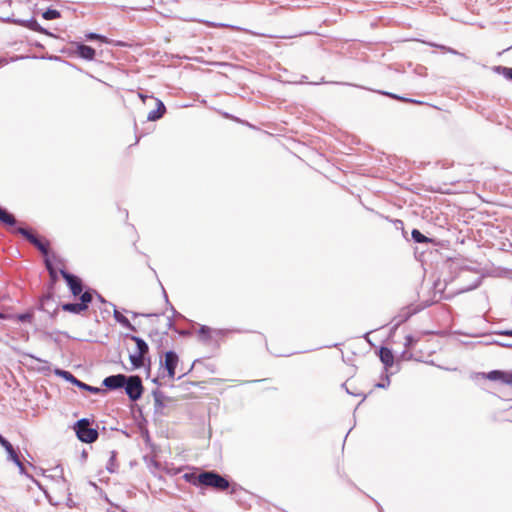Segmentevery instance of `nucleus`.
Here are the masks:
<instances>
[{
  "instance_id": "473e14b6",
  "label": "nucleus",
  "mask_w": 512,
  "mask_h": 512,
  "mask_svg": "<svg viewBox=\"0 0 512 512\" xmlns=\"http://www.w3.org/2000/svg\"><path fill=\"white\" fill-rule=\"evenodd\" d=\"M6 439L0 435V445L5 441Z\"/></svg>"
},
{
  "instance_id": "6e6552de",
  "label": "nucleus",
  "mask_w": 512,
  "mask_h": 512,
  "mask_svg": "<svg viewBox=\"0 0 512 512\" xmlns=\"http://www.w3.org/2000/svg\"><path fill=\"white\" fill-rule=\"evenodd\" d=\"M126 382V376L122 374L112 375L106 377L103 381V384L108 389H117L124 386Z\"/></svg>"
},
{
  "instance_id": "1a4fd4ad",
  "label": "nucleus",
  "mask_w": 512,
  "mask_h": 512,
  "mask_svg": "<svg viewBox=\"0 0 512 512\" xmlns=\"http://www.w3.org/2000/svg\"><path fill=\"white\" fill-rule=\"evenodd\" d=\"M75 47H76L75 53L79 57H81L85 60H88V61H92L95 58L96 51L92 47L85 45V44H79V43H77L75 45Z\"/></svg>"
},
{
  "instance_id": "f257e3e1",
  "label": "nucleus",
  "mask_w": 512,
  "mask_h": 512,
  "mask_svg": "<svg viewBox=\"0 0 512 512\" xmlns=\"http://www.w3.org/2000/svg\"><path fill=\"white\" fill-rule=\"evenodd\" d=\"M13 233L22 235L27 241L34 245L44 256L48 257L50 242L44 237H38L33 230L19 227L12 230Z\"/></svg>"
},
{
  "instance_id": "4468645a",
  "label": "nucleus",
  "mask_w": 512,
  "mask_h": 512,
  "mask_svg": "<svg viewBox=\"0 0 512 512\" xmlns=\"http://www.w3.org/2000/svg\"><path fill=\"white\" fill-rule=\"evenodd\" d=\"M0 222L6 226L13 227L17 220L13 214L0 207Z\"/></svg>"
},
{
  "instance_id": "aec40b11",
  "label": "nucleus",
  "mask_w": 512,
  "mask_h": 512,
  "mask_svg": "<svg viewBox=\"0 0 512 512\" xmlns=\"http://www.w3.org/2000/svg\"><path fill=\"white\" fill-rule=\"evenodd\" d=\"M411 235H412V238L414 239V241L417 242V243H430L431 242V239H429L428 237L423 235L417 229L412 230Z\"/></svg>"
},
{
  "instance_id": "7ed1b4c3",
  "label": "nucleus",
  "mask_w": 512,
  "mask_h": 512,
  "mask_svg": "<svg viewBox=\"0 0 512 512\" xmlns=\"http://www.w3.org/2000/svg\"><path fill=\"white\" fill-rule=\"evenodd\" d=\"M202 486L213 488L217 491H225L229 488V481L214 471L202 472L200 478Z\"/></svg>"
},
{
  "instance_id": "0eeeda50",
  "label": "nucleus",
  "mask_w": 512,
  "mask_h": 512,
  "mask_svg": "<svg viewBox=\"0 0 512 512\" xmlns=\"http://www.w3.org/2000/svg\"><path fill=\"white\" fill-rule=\"evenodd\" d=\"M179 363L178 355L173 351H168L165 354L164 367L167 370L168 377L173 379L176 374V367Z\"/></svg>"
},
{
  "instance_id": "6ab92c4d",
  "label": "nucleus",
  "mask_w": 512,
  "mask_h": 512,
  "mask_svg": "<svg viewBox=\"0 0 512 512\" xmlns=\"http://www.w3.org/2000/svg\"><path fill=\"white\" fill-rule=\"evenodd\" d=\"M44 262H45V266H46V268H47V270L49 272V276H50L51 282L53 284L56 283L57 280H58V276H57V272H56L55 268L52 265L51 260L48 257H46Z\"/></svg>"
},
{
  "instance_id": "7c9ffc66",
  "label": "nucleus",
  "mask_w": 512,
  "mask_h": 512,
  "mask_svg": "<svg viewBox=\"0 0 512 512\" xmlns=\"http://www.w3.org/2000/svg\"><path fill=\"white\" fill-rule=\"evenodd\" d=\"M7 63V60L2 58L0 59V65H5Z\"/></svg>"
},
{
  "instance_id": "2eb2a0df",
  "label": "nucleus",
  "mask_w": 512,
  "mask_h": 512,
  "mask_svg": "<svg viewBox=\"0 0 512 512\" xmlns=\"http://www.w3.org/2000/svg\"><path fill=\"white\" fill-rule=\"evenodd\" d=\"M487 379L491 381H501L507 385L508 371L493 370L487 374Z\"/></svg>"
},
{
  "instance_id": "f03ea898",
  "label": "nucleus",
  "mask_w": 512,
  "mask_h": 512,
  "mask_svg": "<svg viewBox=\"0 0 512 512\" xmlns=\"http://www.w3.org/2000/svg\"><path fill=\"white\" fill-rule=\"evenodd\" d=\"M74 430L78 439L84 443H93L98 439L99 433L95 428L90 427V421L86 418L76 422Z\"/></svg>"
},
{
  "instance_id": "9b49d317",
  "label": "nucleus",
  "mask_w": 512,
  "mask_h": 512,
  "mask_svg": "<svg viewBox=\"0 0 512 512\" xmlns=\"http://www.w3.org/2000/svg\"><path fill=\"white\" fill-rule=\"evenodd\" d=\"M156 104V109L150 111L147 115V119L149 121H156L163 117L164 113L166 112V108L162 101L159 99H154Z\"/></svg>"
},
{
  "instance_id": "c85d7f7f",
  "label": "nucleus",
  "mask_w": 512,
  "mask_h": 512,
  "mask_svg": "<svg viewBox=\"0 0 512 512\" xmlns=\"http://www.w3.org/2000/svg\"><path fill=\"white\" fill-rule=\"evenodd\" d=\"M504 74H505V76L507 78L512 80V68H505L504 69Z\"/></svg>"
},
{
  "instance_id": "412c9836",
  "label": "nucleus",
  "mask_w": 512,
  "mask_h": 512,
  "mask_svg": "<svg viewBox=\"0 0 512 512\" xmlns=\"http://www.w3.org/2000/svg\"><path fill=\"white\" fill-rule=\"evenodd\" d=\"M43 18L45 20H54L61 17V14L58 10L55 9H47L43 14Z\"/></svg>"
},
{
  "instance_id": "f8f14e48",
  "label": "nucleus",
  "mask_w": 512,
  "mask_h": 512,
  "mask_svg": "<svg viewBox=\"0 0 512 512\" xmlns=\"http://www.w3.org/2000/svg\"><path fill=\"white\" fill-rule=\"evenodd\" d=\"M1 446L6 450V452L8 453L9 455V458L21 469L23 470L24 466H23V463L21 462V460L19 459V456L17 454V452L15 451V449L13 448V446L11 445L10 442H8L7 440H5Z\"/></svg>"
},
{
  "instance_id": "423d86ee",
  "label": "nucleus",
  "mask_w": 512,
  "mask_h": 512,
  "mask_svg": "<svg viewBox=\"0 0 512 512\" xmlns=\"http://www.w3.org/2000/svg\"><path fill=\"white\" fill-rule=\"evenodd\" d=\"M60 274L66 280L67 285L74 296L83 294L82 281L79 277L72 275L63 269L60 270Z\"/></svg>"
},
{
  "instance_id": "c756f323",
  "label": "nucleus",
  "mask_w": 512,
  "mask_h": 512,
  "mask_svg": "<svg viewBox=\"0 0 512 512\" xmlns=\"http://www.w3.org/2000/svg\"><path fill=\"white\" fill-rule=\"evenodd\" d=\"M507 385L512 386V371H508Z\"/></svg>"
},
{
  "instance_id": "b1692460",
  "label": "nucleus",
  "mask_w": 512,
  "mask_h": 512,
  "mask_svg": "<svg viewBox=\"0 0 512 512\" xmlns=\"http://www.w3.org/2000/svg\"><path fill=\"white\" fill-rule=\"evenodd\" d=\"M52 300H53V296L51 294H48V295L44 296L41 299V304H40L41 305V309L44 310V311H48L47 305Z\"/></svg>"
},
{
  "instance_id": "a211bd4d",
  "label": "nucleus",
  "mask_w": 512,
  "mask_h": 512,
  "mask_svg": "<svg viewBox=\"0 0 512 512\" xmlns=\"http://www.w3.org/2000/svg\"><path fill=\"white\" fill-rule=\"evenodd\" d=\"M144 356L145 355H143L137 351L130 355V361L132 363L133 368H139V367L143 366Z\"/></svg>"
},
{
  "instance_id": "dca6fc26",
  "label": "nucleus",
  "mask_w": 512,
  "mask_h": 512,
  "mask_svg": "<svg viewBox=\"0 0 512 512\" xmlns=\"http://www.w3.org/2000/svg\"><path fill=\"white\" fill-rule=\"evenodd\" d=\"M201 477H202V473H200V474H196V473H194V472H191V473H185V474L183 475V479H184L186 482H188V483H190V484H192V485H194V486H202V482H200V478H201Z\"/></svg>"
},
{
  "instance_id": "ddd939ff",
  "label": "nucleus",
  "mask_w": 512,
  "mask_h": 512,
  "mask_svg": "<svg viewBox=\"0 0 512 512\" xmlns=\"http://www.w3.org/2000/svg\"><path fill=\"white\" fill-rule=\"evenodd\" d=\"M85 37L87 40H97L102 43L114 44L116 46H125L126 45L124 42H121V41L113 42L112 40L108 39L107 37L97 34V33H93V32L86 34Z\"/></svg>"
},
{
  "instance_id": "4be33fe9",
  "label": "nucleus",
  "mask_w": 512,
  "mask_h": 512,
  "mask_svg": "<svg viewBox=\"0 0 512 512\" xmlns=\"http://www.w3.org/2000/svg\"><path fill=\"white\" fill-rule=\"evenodd\" d=\"M211 332H212L211 328L203 326V327H201V328L199 329V332H198V333H199V336H200L202 339H204V340H208V339H210V338H211Z\"/></svg>"
},
{
  "instance_id": "39448f33",
  "label": "nucleus",
  "mask_w": 512,
  "mask_h": 512,
  "mask_svg": "<svg viewBox=\"0 0 512 512\" xmlns=\"http://www.w3.org/2000/svg\"><path fill=\"white\" fill-rule=\"evenodd\" d=\"M124 385L126 393L131 400L135 401L141 397L143 386L139 376H130L126 378Z\"/></svg>"
},
{
  "instance_id": "f3484780",
  "label": "nucleus",
  "mask_w": 512,
  "mask_h": 512,
  "mask_svg": "<svg viewBox=\"0 0 512 512\" xmlns=\"http://www.w3.org/2000/svg\"><path fill=\"white\" fill-rule=\"evenodd\" d=\"M131 339L136 343L137 346V352L146 355L148 353V345L145 343L144 340L137 336H131Z\"/></svg>"
},
{
  "instance_id": "cd10ccee",
  "label": "nucleus",
  "mask_w": 512,
  "mask_h": 512,
  "mask_svg": "<svg viewBox=\"0 0 512 512\" xmlns=\"http://www.w3.org/2000/svg\"><path fill=\"white\" fill-rule=\"evenodd\" d=\"M498 334L512 337V329L499 331Z\"/></svg>"
},
{
  "instance_id": "a878e982",
  "label": "nucleus",
  "mask_w": 512,
  "mask_h": 512,
  "mask_svg": "<svg viewBox=\"0 0 512 512\" xmlns=\"http://www.w3.org/2000/svg\"><path fill=\"white\" fill-rule=\"evenodd\" d=\"M32 317L33 316L31 313H25V314H20V315L16 316L17 320H19L21 322H31Z\"/></svg>"
},
{
  "instance_id": "393cba45",
  "label": "nucleus",
  "mask_w": 512,
  "mask_h": 512,
  "mask_svg": "<svg viewBox=\"0 0 512 512\" xmlns=\"http://www.w3.org/2000/svg\"><path fill=\"white\" fill-rule=\"evenodd\" d=\"M394 357L389 349L386 348V370L393 365Z\"/></svg>"
},
{
  "instance_id": "5701e85b",
  "label": "nucleus",
  "mask_w": 512,
  "mask_h": 512,
  "mask_svg": "<svg viewBox=\"0 0 512 512\" xmlns=\"http://www.w3.org/2000/svg\"><path fill=\"white\" fill-rule=\"evenodd\" d=\"M115 318L120 322L122 323L123 325L129 327V328H132V325L131 323L129 322V320L123 316L120 312L116 311L115 312Z\"/></svg>"
},
{
  "instance_id": "2f4dec72",
  "label": "nucleus",
  "mask_w": 512,
  "mask_h": 512,
  "mask_svg": "<svg viewBox=\"0 0 512 512\" xmlns=\"http://www.w3.org/2000/svg\"><path fill=\"white\" fill-rule=\"evenodd\" d=\"M139 97L143 100V102L145 101V99L147 98V96L143 95V94H139Z\"/></svg>"
},
{
  "instance_id": "20e7f679",
  "label": "nucleus",
  "mask_w": 512,
  "mask_h": 512,
  "mask_svg": "<svg viewBox=\"0 0 512 512\" xmlns=\"http://www.w3.org/2000/svg\"><path fill=\"white\" fill-rule=\"evenodd\" d=\"M80 300V303L62 304L61 309L66 312L80 314L88 308V304L92 301V294L89 291H86L81 294Z\"/></svg>"
},
{
  "instance_id": "bb28decb",
  "label": "nucleus",
  "mask_w": 512,
  "mask_h": 512,
  "mask_svg": "<svg viewBox=\"0 0 512 512\" xmlns=\"http://www.w3.org/2000/svg\"><path fill=\"white\" fill-rule=\"evenodd\" d=\"M378 355H379L380 360H381L382 362H384V356H385V353H384V346H380V347H379Z\"/></svg>"
},
{
  "instance_id": "72a5a7b5",
  "label": "nucleus",
  "mask_w": 512,
  "mask_h": 512,
  "mask_svg": "<svg viewBox=\"0 0 512 512\" xmlns=\"http://www.w3.org/2000/svg\"><path fill=\"white\" fill-rule=\"evenodd\" d=\"M1 318H5V315H4V314H2V313H0V319H1Z\"/></svg>"
},
{
  "instance_id": "9d476101",
  "label": "nucleus",
  "mask_w": 512,
  "mask_h": 512,
  "mask_svg": "<svg viewBox=\"0 0 512 512\" xmlns=\"http://www.w3.org/2000/svg\"><path fill=\"white\" fill-rule=\"evenodd\" d=\"M68 374H69V379L71 380V382L74 385H76L77 387H79L80 389L89 391L94 394H105L106 393V390L98 388V387L90 386V385L76 379L72 374H70V373H68Z\"/></svg>"
}]
</instances>
